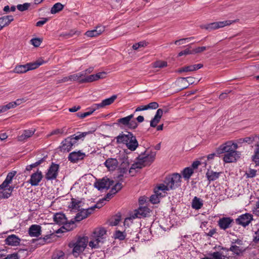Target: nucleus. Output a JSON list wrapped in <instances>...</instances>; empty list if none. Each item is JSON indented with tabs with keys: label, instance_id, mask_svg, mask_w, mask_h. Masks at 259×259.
Masks as SVG:
<instances>
[{
	"label": "nucleus",
	"instance_id": "nucleus-1",
	"mask_svg": "<svg viewBox=\"0 0 259 259\" xmlns=\"http://www.w3.org/2000/svg\"><path fill=\"white\" fill-rule=\"evenodd\" d=\"M127 134L122 132L115 139L117 144H125L128 149L134 151L139 146L138 142L135 136L132 132H127Z\"/></svg>",
	"mask_w": 259,
	"mask_h": 259
},
{
	"label": "nucleus",
	"instance_id": "nucleus-2",
	"mask_svg": "<svg viewBox=\"0 0 259 259\" xmlns=\"http://www.w3.org/2000/svg\"><path fill=\"white\" fill-rule=\"evenodd\" d=\"M217 154L225 153L224 156L223 160L225 163H231L235 162L240 158L241 153L237 151H232L229 148L224 150L223 146L221 145L217 150Z\"/></svg>",
	"mask_w": 259,
	"mask_h": 259
},
{
	"label": "nucleus",
	"instance_id": "nucleus-3",
	"mask_svg": "<svg viewBox=\"0 0 259 259\" xmlns=\"http://www.w3.org/2000/svg\"><path fill=\"white\" fill-rule=\"evenodd\" d=\"M134 115L132 114L127 116L119 118L116 121V124L120 127H127L131 130L136 129L138 126V123L135 120H132Z\"/></svg>",
	"mask_w": 259,
	"mask_h": 259
},
{
	"label": "nucleus",
	"instance_id": "nucleus-4",
	"mask_svg": "<svg viewBox=\"0 0 259 259\" xmlns=\"http://www.w3.org/2000/svg\"><path fill=\"white\" fill-rule=\"evenodd\" d=\"M181 178L180 174L174 173L171 176L166 177L164 182L168 185L170 190H174L181 186Z\"/></svg>",
	"mask_w": 259,
	"mask_h": 259
},
{
	"label": "nucleus",
	"instance_id": "nucleus-5",
	"mask_svg": "<svg viewBox=\"0 0 259 259\" xmlns=\"http://www.w3.org/2000/svg\"><path fill=\"white\" fill-rule=\"evenodd\" d=\"M114 181L105 177L97 181L94 184V187L98 190H102L104 189H109L111 186H113Z\"/></svg>",
	"mask_w": 259,
	"mask_h": 259
},
{
	"label": "nucleus",
	"instance_id": "nucleus-6",
	"mask_svg": "<svg viewBox=\"0 0 259 259\" xmlns=\"http://www.w3.org/2000/svg\"><path fill=\"white\" fill-rule=\"evenodd\" d=\"M150 212V209L146 206H140L138 209L135 210V213L130 218H126L124 221V224H125L127 220H131L132 219H135L137 218H146L149 215Z\"/></svg>",
	"mask_w": 259,
	"mask_h": 259
},
{
	"label": "nucleus",
	"instance_id": "nucleus-7",
	"mask_svg": "<svg viewBox=\"0 0 259 259\" xmlns=\"http://www.w3.org/2000/svg\"><path fill=\"white\" fill-rule=\"evenodd\" d=\"M232 23L231 21L226 20L224 21H219L211 23L204 25H201V28H204L209 31L224 27L228 26Z\"/></svg>",
	"mask_w": 259,
	"mask_h": 259
},
{
	"label": "nucleus",
	"instance_id": "nucleus-8",
	"mask_svg": "<svg viewBox=\"0 0 259 259\" xmlns=\"http://www.w3.org/2000/svg\"><path fill=\"white\" fill-rule=\"evenodd\" d=\"M156 152H151L150 154H146L145 152L140 154L137 158L139 160H141L144 166L151 164L155 159Z\"/></svg>",
	"mask_w": 259,
	"mask_h": 259
},
{
	"label": "nucleus",
	"instance_id": "nucleus-9",
	"mask_svg": "<svg viewBox=\"0 0 259 259\" xmlns=\"http://www.w3.org/2000/svg\"><path fill=\"white\" fill-rule=\"evenodd\" d=\"M59 168V164L52 162L46 174V179L47 180L56 179L58 175Z\"/></svg>",
	"mask_w": 259,
	"mask_h": 259
},
{
	"label": "nucleus",
	"instance_id": "nucleus-10",
	"mask_svg": "<svg viewBox=\"0 0 259 259\" xmlns=\"http://www.w3.org/2000/svg\"><path fill=\"white\" fill-rule=\"evenodd\" d=\"M253 220V215L249 213H245L240 216L235 220L236 223L238 225L246 227Z\"/></svg>",
	"mask_w": 259,
	"mask_h": 259
},
{
	"label": "nucleus",
	"instance_id": "nucleus-11",
	"mask_svg": "<svg viewBox=\"0 0 259 259\" xmlns=\"http://www.w3.org/2000/svg\"><path fill=\"white\" fill-rule=\"evenodd\" d=\"M218 226L223 230H226L232 227V224L234 223V220L230 217H223L220 218L218 222Z\"/></svg>",
	"mask_w": 259,
	"mask_h": 259
},
{
	"label": "nucleus",
	"instance_id": "nucleus-12",
	"mask_svg": "<svg viewBox=\"0 0 259 259\" xmlns=\"http://www.w3.org/2000/svg\"><path fill=\"white\" fill-rule=\"evenodd\" d=\"M107 231L104 228L96 229L94 232L93 237L97 240H100L101 244H103L106 239Z\"/></svg>",
	"mask_w": 259,
	"mask_h": 259
},
{
	"label": "nucleus",
	"instance_id": "nucleus-13",
	"mask_svg": "<svg viewBox=\"0 0 259 259\" xmlns=\"http://www.w3.org/2000/svg\"><path fill=\"white\" fill-rule=\"evenodd\" d=\"M76 143V142L71 141V138L67 137L62 142V145L60 146V151L63 152L70 151L73 145Z\"/></svg>",
	"mask_w": 259,
	"mask_h": 259
},
{
	"label": "nucleus",
	"instance_id": "nucleus-14",
	"mask_svg": "<svg viewBox=\"0 0 259 259\" xmlns=\"http://www.w3.org/2000/svg\"><path fill=\"white\" fill-rule=\"evenodd\" d=\"M42 178L43 176L41 171L37 169L36 172L32 174L31 175L30 179L28 181V182L32 186H36L38 185L39 183L42 180Z\"/></svg>",
	"mask_w": 259,
	"mask_h": 259
},
{
	"label": "nucleus",
	"instance_id": "nucleus-15",
	"mask_svg": "<svg viewBox=\"0 0 259 259\" xmlns=\"http://www.w3.org/2000/svg\"><path fill=\"white\" fill-rule=\"evenodd\" d=\"M85 153L78 151L71 152L68 156V160L72 163H76L79 160H82L85 157Z\"/></svg>",
	"mask_w": 259,
	"mask_h": 259
},
{
	"label": "nucleus",
	"instance_id": "nucleus-16",
	"mask_svg": "<svg viewBox=\"0 0 259 259\" xmlns=\"http://www.w3.org/2000/svg\"><path fill=\"white\" fill-rule=\"evenodd\" d=\"M69 246L71 248L73 247L72 253L75 257H76L79 253L82 252L87 247V244L84 243L83 244H82V245H80L75 242L70 243L69 244Z\"/></svg>",
	"mask_w": 259,
	"mask_h": 259
},
{
	"label": "nucleus",
	"instance_id": "nucleus-17",
	"mask_svg": "<svg viewBox=\"0 0 259 259\" xmlns=\"http://www.w3.org/2000/svg\"><path fill=\"white\" fill-rule=\"evenodd\" d=\"M16 174V171H12L9 172L6 179L2 183V184L0 185V190H4L7 188L9 184L12 183V180Z\"/></svg>",
	"mask_w": 259,
	"mask_h": 259
},
{
	"label": "nucleus",
	"instance_id": "nucleus-18",
	"mask_svg": "<svg viewBox=\"0 0 259 259\" xmlns=\"http://www.w3.org/2000/svg\"><path fill=\"white\" fill-rule=\"evenodd\" d=\"M20 239L14 234L8 236L5 241L6 244L11 246H17L19 245Z\"/></svg>",
	"mask_w": 259,
	"mask_h": 259
},
{
	"label": "nucleus",
	"instance_id": "nucleus-19",
	"mask_svg": "<svg viewBox=\"0 0 259 259\" xmlns=\"http://www.w3.org/2000/svg\"><path fill=\"white\" fill-rule=\"evenodd\" d=\"M41 233V227L38 225H32L29 228L28 233L31 237H38Z\"/></svg>",
	"mask_w": 259,
	"mask_h": 259
},
{
	"label": "nucleus",
	"instance_id": "nucleus-20",
	"mask_svg": "<svg viewBox=\"0 0 259 259\" xmlns=\"http://www.w3.org/2000/svg\"><path fill=\"white\" fill-rule=\"evenodd\" d=\"M105 30V28L102 26H97L96 29L87 31L85 34L88 37H96L101 34Z\"/></svg>",
	"mask_w": 259,
	"mask_h": 259
},
{
	"label": "nucleus",
	"instance_id": "nucleus-21",
	"mask_svg": "<svg viewBox=\"0 0 259 259\" xmlns=\"http://www.w3.org/2000/svg\"><path fill=\"white\" fill-rule=\"evenodd\" d=\"M104 165L109 170H114L118 165V161L116 158H108L104 162Z\"/></svg>",
	"mask_w": 259,
	"mask_h": 259
},
{
	"label": "nucleus",
	"instance_id": "nucleus-22",
	"mask_svg": "<svg viewBox=\"0 0 259 259\" xmlns=\"http://www.w3.org/2000/svg\"><path fill=\"white\" fill-rule=\"evenodd\" d=\"M67 219L65 214L63 212L56 213L53 217L54 221L59 225H63V223H66Z\"/></svg>",
	"mask_w": 259,
	"mask_h": 259
},
{
	"label": "nucleus",
	"instance_id": "nucleus-23",
	"mask_svg": "<svg viewBox=\"0 0 259 259\" xmlns=\"http://www.w3.org/2000/svg\"><path fill=\"white\" fill-rule=\"evenodd\" d=\"M221 173V172H215L213 170L208 169L206 173V177L209 181V184L211 182L217 180L220 176Z\"/></svg>",
	"mask_w": 259,
	"mask_h": 259
},
{
	"label": "nucleus",
	"instance_id": "nucleus-24",
	"mask_svg": "<svg viewBox=\"0 0 259 259\" xmlns=\"http://www.w3.org/2000/svg\"><path fill=\"white\" fill-rule=\"evenodd\" d=\"M130 163L128 162L123 161L120 165L118 170L119 174L118 176V178L120 181L122 180V178L123 177V175L126 173L127 169L129 167Z\"/></svg>",
	"mask_w": 259,
	"mask_h": 259
},
{
	"label": "nucleus",
	"instance_id": "nucleus-25",
	"mask_svg": "<svg viewBox=\"0 0 259 259\" xmlns=\"http://www.w3.org/2000/svg\"><path fill=\"white\" fill-rule=\"evenodd\" d=\"M35 130L31 128V130H24L23 134L18 136V139L19 141H23L31 137L35 133Z\"/></svg>",
	"mask_w": 259,
	"mask_h": 259
},
{
	"label": "nucleus",
	"instance_id": "nucleus-26",
	"mask_svg": "<svg viewBox=\"0 0 259 259\" xmlns=\"http://www.w3.org/2000/svg\"><path fill=\"white\" fill-rule=\"evenodd\" d=\"M117 97L116 95H114L109 98L103 100L101 103L97 104L99 108H103L106 106L110 105L114 102Z\"/></svg>",
	"mask_w": 259,
	"mask_h": 259
},
{
	"label": "nucleus",
	"instance_id": "nucleus-27",
	"mask_svg": "<svg viewBox=\"0 0 259 259\" xmlns=\"http://www.w3.org/2000/svg\"><path fill=\"white\" fill-rule=\"evenodd\" d=\"M95 130L90 131L88 132H82V133L78 132V133H77V134H78L77 135L75 136V135H73L69 137L71 138L72 141L76 142V140H78L79 139H80L82 138H84V137H85L86 136H87L88 135L92 134L94 132H95Z\"/></svg>",
	"mask_w": 259,
	"mask_h": 259
},
{
	"label": "nucleus",
	"instance_id": "nucleus-28",
	"mask_svg": "<svg viewBox=\"0 0 259 259\" xmlns=\"http://www.w3.org/2000/svg\"><path fill=\"white\" fill-rule=\"evenodd\" d=\"M44 61L42 59H39L34 62L27 63L28 70H31L38 68L39 66L44 63Z\"/></svg>",
	"mask_w": 259,
	"mask_h": 259
},
{
	"label": "nucleus",
	"instance_id": "nucleus-29",
	"mask_svg": "<svg viewBox=\"0 0 259 259\" xmlns=\"http://www.w3.org/2000/svg\"><path fill=\"white\" fill-rule=\"evenodd\" d=\"M238 145L237 142L236 143H233L232 141H228L222 145L223 146V148L225 150L227 148H229L232 151H236V150L238 148Z\"/></svg>",
	"mask_w": 259,
	"mask_h": 259
},
{
	"label": "nucleus",
	"instance_id": "nucleus-30",
	"mask_svg": "<svg viewBox=\"0 0 259 259\" xmlns=\"http://www.w3.org/2000/svg\"><path fill=\"white\" fill-rule=\"evenodd\" d=\"M203 206L202 201L197 197H195L192 202V207L196 210L200 209Z\"/></svg>",
	"mask_w": 259,
	"mask_h": 259
},
{
	"label": "nucleus",
	"instance_id": "nucleus-31",
	"mask_svg": "<svg viewBox=\"0 0 259 259\" xmlns=\"http://www.w3.org/2000/svg\"><path fill=\"white\" fill-rule=\"evenodd\" d=\"M194 173L193 168L190 167H185L182 171L183 177L186 180H189Z\"/></svg>",
	"mask_w": 259,
	"mask_h": 259
},
{
	"label": "nucleus",
	"instance_id": "nucleus-32",
	"mask_svg": "<svg viewBox=\"0 0 259 259\" xmlns=\"http://www.w3.org/2000/svg\"><path fill=\"white\" fill-rule=\"evenodd\" d=\"M81 203L82 201L81 200H77L76 199L72 198L69 207L72 209L79 210Z\"/></svg>",
	"mask_w": 259,
	"mask_h": 259
},
{
	"label": "nucleus",
	"instance_id": "nucleus-33",
	"mask_svg": "<svg viewBox=\"0 0 259 259\" xmlns=\"http://www.w3.org/2000/svg\"><path fill=\"white\" fill-rule=\"evenodd\" d=\"M222 249L226 250L227 251H231L234 253V254L239 255L242 251L240 247L237 245H231L230 248H227L226 247H222Z\"/></svg>",
	"mask_w": 259,
	"mask_h": 259
},
{
	"label": "nucleus",
	"instance_id": "nucleus-34",
	"mask_svg": "<svg viewBox=\"0 0 259 259\" xmlns=\"http://www.w3.org/2000/svg\"><path fill=\"white\" fill-rule=\"evenodd\" d=\"M64 7V5H62L60 3H56L52 7L51 9V14H55L57 13H59L61 11H62Z\"/></svg>",
	"mask_w": 259,
	"mask_h": 259
},
{
	"label": "nucleus",
	"instance_id": "nucleus-35",
	"mask_svg": "<svg viewBox=\"0 0 259 259\" xmlns=\"http://www.w3.org/2000/svg\"><path fill=\"white\" fill-rule=\"evenodd\" d=\"M28 67L27 66V64L25 65H17L14 69V72L16 73H24L28 71Z\"/></svg>",
	"mask_w": 259,
	"mask_h": 259
},
{
	"label": "nucleus",
	"instance_id": "nucleus-36",
	"mask_svg": "<svg viewBox=\"0 0 259 259\" xmlns=\"http://www.w3.org/2000/svg\"><path fill=\"white\" fill-rule=\"evenodd\" d=\"M193 79V77H180L178 79V81H181L182 83H186L183 85V87L181 89V90H183L185 89H186L188 87V84H190V83H192V80Z\"/></svg>",
	"mask_w": 259,
	"mask_h": 259
},
{
	"label": "nucleus",
	"instance_id": "nucleus-37",
	"mask_svg": "<svg viewBox=\"0 0 259 259\" xmlns=\"http://www.w3.org/2000/svg\"><path fill=\"white\" fill-rule=\"evenodd\" d=\"M96 81L95 74H92L89 76H85L84 78H81L79 80V83H84L87 82H91Z\"/></svg>",
	"mask_w": 259,
	"mask_h": 259
},
{
	"label": "nucleus",
	"instance_id": "nucleus-38",
	"mask_svg": "<svg viewBox=\"0 0 259 259\" xmlns=\"http://www.w3.org/2000/svg\"><path fill=\"white\" fill-rule=\"evenodd\" d=\"M79 212H78L75 217V221L76 222H79L87 217H85V214H86V213L85 212V209L83 208H79V210H77Z\"/></svg>",
	"mask_w": 259,
	"mask_h": 259
},
{
	"label": "nucleus",
	"instance_id": "nucleus-39",
	"mask_svg": "<svg viewBox=\"0 0 259 259\" xmlns=\"http://www.w3.org/2000/svg\"><path fill=\"white\" fill-rule=\"evenodd\" d=\"M255 146L254 154L252 156V160L256 165H259V144H257Z\"/></svg>",
	"mask_w": 259,
	"mask_h": 259
},
{
	"label": "nucleus",
	"instance_id": "nucleus-40",
	"mask_svg": "<svg viewBox=\"0 0 259 259\" xmlns=\"http://www.w3.org/2000/svg\"><path fill=\"white\" fill-rule=\"evenodd\" d=\"M193 71L192 65L184 66L181 68H178L176 70V72L178 73H182L183 72H187Z\"/></svg>",
	"mask_w": 259,
	"mask_h": 259
},
{
	"label": "nucleus",
	"instance_id": "nucleus-41",
	"mask_svg": "<svg viewBox=\"0 0 259 259\" xmlns=\"http://www.w3.org/2000/svg\"><path fill=\"white\" fill-rule=\"evenodd\" d=\"M114 235L115 238L118 239L119 240H123L126 237V233L119 230H116Z\"/></svg>",
	"mask_w": 259,
	"mask_h": 259
},
{
	"label": "nucleus",
	"instance_id": "nucleus-42",
	"mask_svg": "<svg viewBox=\"0 0 259 259\" xmlns=\"http://www.w3.org/2000/svg\"><path fill=\"white\" fill-rule=\"evenodd\" d=\"M144 166V165H143L141 160H139L138 162H135L132 165L131 168H130L129 172L131 173L133 169H136L137 168L141 169Z\"/></svg>",
	"mask_w": 259,
	"mask_h": 259
},
{
	"label": "nucleus",
	"instance_id": "nucleus-43",
	"mask_svg": "<svg viewBox=\"0 0 259 259\" xmlns=\"http://www.w3.org/2000/svg\"><path fill=\"white\" fill-rule=\"evenodd\" d=\"M89 246L92 248H100L102 244L100 243V240H97L94 238L93 240H91L89 242Z\"/></svg>",
	"mask_w": 259,
	"mask_h": 259
},
{
	"label": "nucleus",
	"instance_id": "nucleus-44",
	"mask_svg": "<svg viewBox=\"0 0 259 259\" xmlns=\"http://www.w3.org/2000/svg\"><path fill=\"white\" fill-rule=\"evenodd\" d=\"M89 242V238L88 236H78L77 237V239L76 241L75 242L76 243L81 245L82 244H83L84 243L85 244H88Z\"/></svg>",
	"mask_w": 259,
	"mask_h": 259
},
{
	"label": "nucleus",
	"instance_id": "nucleus-45",
	"mask_svg": "<svg viewBox=\"0 0 259 259\" xmlns=\"http://www.w3.org/2000/svg\"><path fill=\"white\" fill-rule=\"evenodd\" d=\"M190 54H193V49H192L190 46H188L187 48L183 51H181L179 53L178 56H182L183 55H187Z\"/></svg>",
	"mask_w": 259,
	"mask_h": 259
},
{
	"label": "nucleus",
	"instance_id": "nucleus-46",
	"mask_svg": "<svg viewBox=\"0 0 259 259\" xmlns=\"http://www.w3.org/2000/svg\"><path fill=\"white\" fill-rule=\"evenodd\" d=\"M148 44L149 43L146 41H141L133 45L132 48L134 50H137L140 48L146 47Z\"/></svg>",
	"mask_w": 259,
	"mask_h": 259
},
{
	"label": "nucleus",
	"instance_id": "nucleus-47",
	"mask_svg": "<svg viewBox=\"0 0 259 259\" xmlns=\"http://www.w3.org/2000/svg\"><path fill=\"white\" fill-rule=\"evenodd\" d=\"M83 77L82 74H81V73H78L76 74H74L71 75L69 76V79H70V81H78L79 82V80L80 79V78L81 77Z\"/></svg>",
	"mask_w": 259,
	"mask_h": 259
},
{
	"label": "nucleus",
	"instance_id": "nucleus-48",
	"mask_svg": "<svg viewBox=\"0 0 259 259\" xmlns=\"http://www.w3.org/2000/svg\"><path fill=\"white\" fill-rule=\"evenodd\" d=\"M30 3H25L23 4V5H21V4L18 5L17 6V8L19 11H20L21 12H23L26 10H27L28 9L29 7H30Z\"/></svg>",
	"mask_w": 259,
	"mask_h": 259
},
{
	"label": "nucleus",
	"instance_id": "nucleus-49",
	"mask_svg": "<svg viewBox=\"0 0 259 259\" xmlns=\"http://www.w3.org/2000/svg\"><path fill=\"white\" fill-rule=\"evenodd\" d=\"M122 188V185L121 183H116L111 188V192H114L115 194L119 191Z\"/></svg>",
	"mask_w": 259,
	"mask_h": 259
},
{
	"label": "nucleus",
	"instance_id": "nucleus-50",
	"mask_svg": "<svg viewBox=\"0 0 259 259\" xmlns=\"http://www.w3.org/2000/svg\"><path fill=\"white\" fill-rule=\"evenodd\" d=\"M65 253L63 251L58 250L56 251L52 255L53 257H55L56 259H64Z\"/></svg>",
	"mask_w": 259,
	"mask_h": 259
},
{
	"label": "nucleus",
	"instance_id": "nucleus-51",
	"mask_svg": "<svg viewBox=\"0 0 259 259\" xmlns=\"http://www.w3.org/2000/svg\"><path fill=\"white\" fill-rule=\"evenodd\" d=\"M9 25V23L7 22V20L5 16L0 17V30H1L4 27Z\"/></svg>",
	"mask_w": 259,
	"mask_h": 259
},
{
	"label": "nucleus",
	"instance_id": "nucleus-52",
	"mask_svg": "<svg viewBox=\"0 0 259 259\" xmlns=\"http://www.w3.org/2000/svg\"><path fill=\"white\" fill-rule=\"evenodd\" d=\"M65 129L62 128V129H55L53 131H52L50 134L48 135V136H51L53 135H62L64 133Z\"/></svg>",
	"mask_w": 259,
	"mask_h": 259
},
{
	"label": "nucleus",
	"instance_id": "nucleus-53",
	"mask_svg": "<svg viewBox=\"0 0 259 259\" xmlns=\"http://www.w3.org/2000/svg\"><path fill=\"white\" fill-rule=\"evenodd\" d=\"M156 194L152 195L150 197V201L152 204H157L159 202V199L158 197V193L156 192Z\"/></svg>",
	"mask_w": 259,
	"mask_h": 259
},
{
	"label": "nucleus",
	"instance_id": "nucleus-54",
	"mask_svg": "<svg viewBox=\"0 0 259 259\" xmlns=\"http://www.w3.org/2000/svg\"><path fill=\"white\" fill-rule=\"evenodd\" d=\"M243 139L244 143H247L248 144H250L252 143L253 142L255 141V139H257V137L256 136L251 135L249 137H245Z\"/></svg>",
	"mask_w": 259,
	"mask_h": 259
},
{
	"label": "nucleus",
	"instance_id": "nucleus-55",
	"mask_svg": "<svg viewBox=\"0 0 259 259\" xmlns=\"http://www.w3.org/2000/svg\"><path fill=\"white\" fill-rule=\"evenodd\" d=\"M42 39L39 38H33L31 39V42L32 45L35 47H38L40 45L42 42Z\"/></svg>",
	"mask_w": 259,
	"mask_h": 259
},
{
	"label": "nucleus",
	"instance_id": "nucleus-56",
	"mask_svg": "<svg viewBox=\"0 0 259 259\" xmlns=\"http://www.w3.org/2000/svg\"><path fill=\"white\" fill-rule=\"evenodd\" d=\"M167 66V62L165 61H156L154 63V67L162 68Z\"/></svg>",
	"mask_w": 259,
	"mask_h": 259
},
{
	"label": "nucleus",
	"instance_id": "nucleus-57",
	"mask_svg": "<svg viewBox=\"0 0 259 259\" xmlns=\"http://www.w3.org/2000/svg\"><path fill=\"white\" fill-rule=\"evenodd\" d=\"M11 196V193H9L8 191H0V199H7Z\"/></svg>",
	"mask_w": 259,
	"mask_h": 259
},
{
	"label": "nucleus",
	"instance_id": "nucleus-58",
	"mask_svg": "<svg viewBox=\"0 0 259 259\" xmlns=\"http://www.w3.org/2000/svg\"><path fill=\"white\" fill-rule=\"evenodd\" d=\"M211 255L213 259H225V256L219 251L214 252Z\"/></svg>",
	"mask_w": 259,
	"mask_h": 259
},
{
	"label": "nucleus",
	"instance_id": "nucleus-59",
	"mask_svg": "<svg viewBox=\"0 0 259 259\" xmlns=\"http://www.w3.org/2000/svg\"><path fill=\"white\" fill-rule=\"evenodd\" d=\"M64 225L62 226L63 229L65 230L66 231H70L73 229L74 228V226H72L70 224L68 223V221L67 220V222L66 223H64L63 224Z\"/></svg>",
	"mask_w": 259,
	"mask_h": 259
},
{
	"label": "nucleus",
	"instance_id": "nucleus-60",
	"mask_svg": "<svg viewBox=\"0 0 259 259\" xmlns=\"http://www.w3.org/2000/svg\"><path fill=\"white\" fill-rule=\"evenodd\" d=\"M77 33L76 31H74L73 30H71L68 33H62L60 35V36H63L65 38H69L73 36V35Z\"/></svg>",
	"mask_w": 259,
	"mask_h": 259
},
{
	"label": "nucleus",
	"instance_id": "nucleus-61",
	"mask_svg": "<svg viewBox=\"0 0 259 259\" xmlns=\"http://www.w3.org/2000/svg\"><path fill=\"white\" fill-rule=\"evenodd\" d=\"M32 242L36 243V245H42L45 244V241L44 240H42L41 237L37 239H33L32 240Z\"/></svg>",
	"mask_w": 259,
	"mask_h": 259
},
{
	"label": "nucleus",
	"instance_id": "nucleus-62",
	"mask_svg": "<svg viewBox=\"0 0 259 259\" xmlns=\"http://www.w3.org/2000/svg\"><path fill=\"white\" fill-rule=\"evenodd\" d=\"M146 106L147 109H156L158 107L159 105L157 102H153L150 103L149 104H148V105H147Z\"/></svg>",
	"mask_w": 259,
	"mask_h": 259
},
{
	"label": "nucleus",
	"instance_id": "nucleus-63",
	"mask_svg": "<svg viewBox=\"0 0 259 259\" xmlns=\"http://www.w3.org/2000/svg\"><path fill=\"white\" fill-rule=\"evenodd\" d=\"M206 47H198L195 49H193V54L201 53L206 50Z\"/></svg>",
	"mask_w": 259,
	"mask_h": 259
},
{
	"label": "nucleus",
	"instance_id": "nucleus-64",
	"mask_svg": "<svg viewBox=\"0 0 259 259\" xmlns=\"http://www.w3.org/2000/svg\"><path fill=\"white\" fill-rule=\"evenodd\" d=\"M100 108L98 107L97 104H93L91 107L88 109V111L87 112H89V116L91 115L97 109H99Z\"/></svg>",
	"mask_w": 259,
	"mask_h": 259
}]
</instances>
